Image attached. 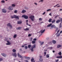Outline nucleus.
<instances>
[{"label": "nucleus", "mask_w": 62, "mask_h": 62, "mask_svg": "<svg viewBox=\"0 0 62 62\" xmlns=\"http://www.w3.org/2000/svg\"><path fill=\"white\" fill-rule=\"evenodd\" d=\"M34 16L32 15H31L29 17V18L31 19L32 21H34Z\"/></svg>", "instance_id": "1"}, {"label": "nucleus", "mask_w": 62, "mask_h": 62, "mask_svg": "<svg viewBox=\"0 0 62 62\" xmlns=\"http://www.w3.org/2000/svg\"><path fill=\"white\" fill-rule=\"evenodd\" d=\"M12 56H14L15 57V58L17 56V54L16 53H16H14L13 54L12 53Z\"/></svg>", "instance_id": "2"}, {"label": "nucleus", "mask_w": 62, "mask_h": 62, "mask_svg": "<svg viewBox=\"0 0 62 62\" xmlns=\"http://www.w3.org/2000/svg\"><path fill=\"white\" fill-rule=\"evenodd\" d=\"M17 56H18V57L22 59H23L24 58V57L21 56V55H20L19 54V53H18L17 54Z\"/></svg>", "instance_id": "3"}, {"label": "nucleus", "mask_w": 62, "mask_h": 62, "mask_svg": "<svg viewBox=\"0 0 62 62\" xmlns=\"http://www.w3.org/2000/svg\"><path fill=\"white\" fill-rule=\"evenodd\" d=\"M22 17H24L25 19H28V17L27 16H26L25 15H23L22 16Z\"/></svg>", "instance_id": "4"}, {"label": "nucleus", "mask_w": 62, "mask_h": 62, "mask_svg": "<svg viewBox=\"0 0 62 62\" xmlns=\"http://www.w3.org/2000/svg\"><path fill=\"white\" fill-rule=\"evenodd\" d=\"M7 26H9L10 28H12V25H10V23H8L7 24Z\"/></svg>", "instance_id": "5"}, {"label": "nucleus", "mask_w": 62, "mask_h": 62, "mask_svg": "<svg viewBox=\"0 0 62 62\" xmlns=\"http://www.w3.org/2000/svg\"><path fill=\"white\" fill-rule=\"evenodd\" d=\"M7 42H8L6 44V45H11V43L9 42V41H7Z\"/></svg>", "instance_id": "6"}, {"label": "nucleus", "mask_w": 62, "mask_h": 62, "mask_svg": "<svg viewBox=\"0 0 62 62\" xmlns=\"http://www.w3.org/2000/svg\"><path fill=\"white\" fill-rule=\"evenodd\" d=\"M13 17L14 18H17L18 19H19V16H17L16 15H14L13 16Z\"/></svg>", "instance_id": "7"}, {"label": "nucleus", "mask_w": 62, "mask_h": 62, "mask_svg": "<svg viewBox=\"0 0 62 62\" xmlns=\"http://www.w3.org/2000/svg\"><path fill=\"white\" fill-rule=\"evenodd\" d=\"M13 9V8L12 6H10L8 8V9L10 10H12Z\"/></svg>", "instance_id": "8"}, {"label": "nucleus", "mask_w": 62, "mask_h": 62, "mask_svg": "<svg viewBox=\"0 0 62 62\" xmlns=\"http://www.w3.org/2000/svg\"><path fill=\"white\" fill-rule=\"evenodd\" d=\"M50 27L51 28H54V29H56V28L55 25H52Z\"/></svg>", "instance_id": "9"}, {"label": "nucleus", "mask_w": 62, "mask_h": 62, "mask_svg": "<svg viewBox=\"0 0 62 62\" xmlns=\"http://www.w3.org/2000/svg\"><path fill=\"white\" fill-rule=\"evenodd\" d=\"M62 47V45H58L57 46V48H59Z\"/></svg>", "instance_id": "10"}, {"label": "nucleus", "mask_w": 62, "mask_h": 62, "mask_svg": "<svg viewBox=\"0 0 62 62\" xmlns=\"http://www.w3.org/2000/svg\"><path fill=\"white\" fill-rule=\"evenodd\" d=\"M2 11L4 13H6L7 12L6 10L4 9H2Z\"/></svg>", "instance_id": "11"}, {"label": "nucleus", "mask_w": 62, "mask_h": 62, "mask_svg": "<svg viewBox=\"0 0 62 62\" xmlns=\"http://www.w3.org/2000/svg\"><path fill=\"white\" fill-rule=\"evenodd\" d=\"M26 12V10H25L24 9L22 11V13H24Z\"/></svg>", "instance_id": "12"}, {"label": "nucleus", "mask_w": 62, "mask_h": 62, "mask_svg": "<svg viewBox=\"0 0 62 62\" xmlns=\"http://www.w3.org/2000/svg\"><path fill=\"white\" fill-rule=\"evenodd\" d=\"M22 23V21L21 20L18 21L17 23L18 24H20Z\"/></svg>", "instance_id": "13"}, {"label": "nucleus", "mask_w": 62, "mask_h": 62, "mask_svg": "<svg viewBox=\"0 0 62 62\" xmlns=\"http://www.w3.org/2000/svg\"><path fill=\"white\" fill-rule=\"evenodd\" d=\"M45 31V30H43L42 31V30L40 31L41 32V34L42 33H44V32Z\"/></svg>", "instance_id": "14"}, {"label": "nucleus", "mask_w": 62, "mask_h": 62, "mask_svg": "<svg viewBox=\"0 0 62 62\" xmlns=\"http://www.w3.org/2000/svg\"><path fill=\"white\" fill-rule=\"evenodd\" d=\"M26 59H27L28 60H29L30 59V57H27L24 56Z\"/></svg>", "instance_id": "15"}, {"label": "nucleus", "mask_w": 62, "mask_h": 62, "mask_svg": "<svg viewBox=\"0 0 62 62\" xmlns=\"http://www.w3.org/2000/svg\"><path fill=\"white\" fill-rule=\"evenodd\" d=\"M35 47H36V45L35 44H34L33 45V46H32L31 47V48H35Z\"/></svg>", "instance_id": "16"}, {"label": "nucleus", "mask_w": 62, "mask_h": 62, "mask_svg": "<svg viewBox=\"0 0 62 62\" xmlns=\"http://www.w3.org/2000/svg\"><path fill=\"white\" fill-rule=\"evenodd\" d=\"M24 30L25 31H27L29 30V29L28 28H26V29H24Z\"/></svg>", "instance_id": "17"}, {"label": "nucleus", "mask_w": 62, "mask_h": 62, "mask_svg": "<svg viewBox=\"0 0 62 62\" xmlns=\"http://www.w3.org/2000/svg\"><path fill=\"white\" fill-rule=\"evenodd\" d=\"M1 54L4 57H5V56H6V54H4V53H2Z\"/></svg>", "instance_id": "18"}, {"label": "nucleus", "mask_w": 62, "mask_h": 62, "mask_svg": "<svg viewBox=\"0 0 62 62\" xmlns=\"http://www.w3.org/2000/svg\"><path fill=\"white\" fill-rule=\"evenodd\" d=\"M52 42L54 44H55L56 43V41H55V40H53L52 41Z\"/></svg>", "instance_id": "19"}, {"label": "nucleus", "mask_w": 62, "mask_h": 62, "mask_svg": "<svg viewBox=\"0 0 62 62\" xmlns=\"http://www.w3.org/2000/svg\"><path fill=\"white\" fill-rule=\"evenodd\" d=\"M55 22V19L51 21V22H52V23H54Z\"/></svg>", "instance_id": "20"}, {"label": "nucleus", "mask_w": 62, "mask_h": 62, "mask_svg": "<svg viewBox=\"0 0 62 62\" xmlns=\"http://www.w3.org/2000/svg\"><path fill=\"white\" fill-rule=\"evenodd\" d=\"M52 25V24L51 23L47 26V27H49L50 26H51Z\"/></svg>", "instance_id": "21"}, {"label": "nucleus", "mask_w": 62, "mask_h": 62, "mask_svg": "<svg viewBox=\"0 0 62 62\" xmlns=\"http://www.w3.org/2000/svg\"><path fill=\"white\" fill-rule=\"evenodd\" d=\"M22 28H21L20 27H19L18 28H17L16 30H20Z\"/></svg>", "instance_id": "22"}, {"label": "nucleus", "mask_w": 62, "mask_h": 62, "mask_svg": "<svg viewBox=\"0 0 62 62\" xmlns=\"http://www.w3.org/2000/svg\"><path fill=\"white\" fill-rule=\"evenodd\" d=\"M12 51L13 53H15L16 52V50H15L14 49H13Z\"/></svg>", "instance_id": "23"}, {"label": "nucleus", "mask_w": 62, "mask_h": 62, "mask_svg": "<svg viewBox=\"0 0 62 62\" xmlns=\"http://www.w3.org/2000/svg\"><path fill=\"white\" fill-rule=\"evenodd\" d=\"M36 41H32V43L33 44H35V43Z\"/></svg>", "instance_id": "24"}, {"label": "nucleus", "mask_w": 62, "mask_h": 62, "mask_svg": "<svg viewBox=\"0 0 62 62\" xmlns=\"http://www.w3.org/2000/svg\"><path fill=\"white\" fill-rule=\"evenodd\" d=\"M60 33H58L56 35V37H58L60 35Z\"/></svg>", "instance_id": "25"}, {"label": "nucleus", "mask_w": 62, "mask_h": 62, "mask_svg": "<svg viewBox=\"0 0 62 62\" xmlns=\"http://www.w3.org/2000/svg\"><path fill=\"white\" fill-rule=\"evenodd\" d=\"M12 7H15L16 6V5L14 4H12Z\"/></svg>", "instance_id": "26"}, {"label": "nucleus", "mask_w": 62, "mask_h": 62, "mask_svg": "<svg viewBox=\"0 0 62 62\" xmlns=\"http://www.w3.org/2000/svg\"><path fill=\"white\" fill-rule=\"evenodd\" d=\"M60 22V21L59 20H57L56 21V23H58L59 22Z\"/></svg>", "instance_id": "27"}, {"label": "nucleus", "mask_w": 62, "mask_h": 62, "mask_svg": "<svg viewBox=\"0 0 62 62\" xmlns=\"http://www.w3.org/2000/svg\"><path fill=\"white\" fill-rule=\"evenodd\" d=\"M17 36V35L16 34L14 35V36L13 38H16V37Z\"/></svg>", "instance_id": "28"}, {"label": "nucleus", "mask_w": 62, "mask_h": 62, "mask_svg": "<svg viewBox=\"0 0 62 62\" xmlns=\"http://www.w3.org/2000/svg\"><path fill=\"white\" fill-rule=\"evenodd\" d=\"M58 54L60 55H61L62 54L61 52H60L58 53Z\"/></svg>", "instance_id": "29"}, {"label": "nucleus", "mask_w": 62, "mask_h": 62, "mask_svg": "<svg viewBox=\"0 0 62 62\" xmlns=\"http://www.w3.org/2000/svg\"><path fill=\"white\" fill-rule=\"evenodd\" d=\"M40 43L41 45H42L44 43V42H41L40 41Z\"/></svg>", "instance_id": "30"}, {"label": "nucleus", "mask_w": 62, "mask_h": 62, "mask_svg": "<svg viewBox=\"0 0 62 62\" xmlns=\"http://www.w3.org/2000/svg\"><path fill=\"white\" fill-rule=\"evenodd\" d=\"M26 25H28V26H30V27L31 26V25H30L29 24H28V22H27V23H26Z\"/></svg>", "instance_id": "31"}, {"label": "nucleus", "mask_w": 62, "mask_h": 62, "mask_svg": "<svg viewBox=\"0 0 62 62\" xmlns=\"http://www.w3.org/2000/svg\"><path fill=\"white\" fill-rule=\"evenodd\" d=\"M46 57L47 58H48L49 57V56L48 54H47L46 55Z\"/></svg>", "instance_id": "32"}, {"label": "nucleus", "mask_w": 62, "mask_h": 62, "mask_svg": "<svg viewBox=\"0 0 62 62\" xmlns=\"http://www.w3.org/2000/svg\"><path fill=\"white\" fill-rule=\"evenodd\" d=\"M1 2L2 3H4L5 2V1L4 0H2L1 1Z\"/></svg>", "instance_id": "33"}, {"label": "nucleus", "mask_w": 62, "mask_h": 62, "mask_svg": "<svg viewBox=\"0 0 62 62\" xmlns=\"http://www.w3.org/2000/svg\"><path fill=\"white\" fill-rule=\"evenodd\" d=\"M31 47V45H29L28 46V47L29 48H30Z\"/></svg>", "instance_id": "34"}, {"label": "nucleus", "mask_w": 62, "mask_h": 62, "mask_svg": "<svg viewBox=\"0 0 62 62\" xmlns=\"http://www.w3.org/2000/svg\"><path fill=\"white\" fill-rule=\"evenodd\" d=\"M60 31V30H58V31H57V33H56V34H58L59 32Z\"/></svg>", "instance_id": "35"}, {"label": "nucleus", "mask_w": 62, "mask_h": 62, "mask_svg": "<svg viewBox=\"0 0 62 62\" xmlns=\"http://www.w3.org/2000/svg\"><path fill=\"white\" fill-rule=\"evenodd\" d=\"M52 20V19H49V22H51V21Z\"/></svg>", "instance_id": "36"}, {"label": "nucleus", "mask_w": 62, "mask_h": 62, "mask_svg": "<svg viewBox=\"0 0 62 62\" xmlns=\"http://www.w3.org/2000/svg\"><path fill=\"white\" fill-rule=\"evenodd\" d=\"M31 50L32 52L33 51V48L32 47Z\"/></svg>", "instance_id": "37"}, {"label": "nucleus", "mask_w": 62, "mask_h": 62, "mask_svg": "<svg viewBox=\"0 0 62 62\" xmlns=\"http://www.w3.org/2000/svg\"><path fill=\"white\" fill-rule=\"evenodd\" d=\"M39 60L40 61H43V59L42 58H39Z\"/></svg>", "instance_id": "38"}, {"label": "nucleus", "mask_w": 62, "mask_h": 62, "mask_svg": "<svg viewBox=\"0 0 62 62\" xmlns=\"http://www.w3.org/2000/svg\"><path fill=\"white\" fill-rule=\"evenodd\" d=\"M56 30H55V31H56V32L57 31V30H58V28L57 27H56Z\"/></svg>", "instance_id": "39"}, {"label": "nucleus", "mask_w": 62, "mask_h": 62, "mask_svg": "<svg viewBox=\"0 0 62 62\" xmlns=\"http://www.w3.org/2000/svg\"><path fill=\"white\" fill-rule=\"evenodd\" d=\"M59 16V15H57L56 16H55V19H56L57 17H58V16Z\"/></svg>", "instance_id": "40"}, {"label": "nucleus", "mask_w": 62, "mask_h": 62, "mask_svg": "<svg viewBox=\"0 0 62 62\" xmlns=\"http://www.w3.org/2000/svg\"><path fill=\"white\" fill-rule=\"evenodd\" d=\"M59 4H57L56 6H54V7H56L57 6H58V5H59Z\"/></svg>", "instance_id": "41"}, {"label": "nucleus", "mask_w": 62, "mask_h": 62, "mask_svg": "<svg viewBox=\"0 0 62 62\" xmlns=\"http://www.w3.org/2000/svg\"><path fill=\"white\" fill-rule=\"evenodd\" d=\"M34 59L33 58H32V59L31 60V62H32L33 61H34Z\"/></svg>", "instance_id": "42"}, {"label": "nucleus", "mask_w": 62, "mask_h": 62, "mask_svg": "<svg viewBox=\"0 0 62 62\" xmlns=\"http://www.w3.org/2000/svg\"><path fill=\"white\" fill-rule=\"evenodd\" d=\"M59 61V59H58L57 60H55V62H58Z\"/></svg>", "instance_id": "43"}, {"label": "nucleus", "mask_w": 62, "mask_h": 62, "mask_svg": "<svg viewBox=\"0 0 62 62\" xmlns=\"http://www.w3.org/2000/svg\"><path fill=\"white\" fill-rule=\"evenodd\" d=\"M17 10H15L14 11V13H17Z\"/></svg>", "instance_id": "44"}, {"label": "nucleus", "mask_w": 62, "mask_h": 62, "mask_svg": "<svg viewBox=\"0 0 62 62\" xmlns=\"http://www.w3.org/2000/svg\"><path fill=\"white\" fill-rule=\"evenodd\" d=\"M25 49H27L28 48L27 47V46H25Z\"/></svg>", "instance_id": "45"}, {"label": "nucleus", "mask_w": 62, "mask_h": 62, "mask_svg": "<svg viewBox=\"0 0 62 62\" xmlns=\"http://www.w3.org/2000/svg\"><path fill=\"white\" fill-rule=\"evenodd\" d=\"M32 39H33V38H31V39H30V41H31L32 40Z\"/></svg>", "instance_id": "46"}, {"label": "nucleus", "mask_w": 62, "mask_h": 62, "mask_svg": "<svg viewBox=\"0 0 62 62\" xmlns=\"http://www.w3.org/2000/svg\"><path fill=\"white\" fill-rule=\"evenodd\" d=\"M51 9H48L47 10V12L48 11H49L50 10H51Z\"/></svg>", "instance_id": "47"}, {"label": "nucleus", "mask_w": 62, "mask_h": 62, "mask_svg": "<svg viewBox=\"0 0 62 62\" xmlns=\"http://www.w3.org/2000/svg\"><path fill=\"white\" fill-rule=\"evenodd\" d=\"M46 12H44L42 14L43 15H44L45 14Z\"/></svg>", "instance_id": "48"}, {"label": "nucleus", "mask_w": 62, "mask_h": 62, "mask_svg": "<svg viewBox=\"0 0 62 62\" xmlns=\"http://www.w3.org/2000/svg\"><path fill=\"white\" fill-rule=\"evenodd\" d=\"M40 58L39 59H42V56H39Z\"/></svg>", "instance_id": "49"}, {"label": "nucleus", "mask_w": 62, "mask_h": 62, "mask_svg": "<svg viewBox=\"0 0 62 62\" xmlns=\"http://www.w3.org/2000/svg\"><path fill=\"white\" fill-rule=\"evenodd\" d=\"M37 39L35 38V39H33V40L36 41L37 40Z\"/></svg>", "instance_id": "50"}, {"label": "nucleus", "mask_w": 62, "mask_h": 62, "mask_svg": "<svg viewBox=\"0 0 62 62\" xmlns=\"http://www.w3.org/2000/svg\"><path fill=\"white\" fill-rule=\"evenodd\" d=\"M61 24H60V26H59V27H60V28H61L62 27V25Z\"/></svg>", "instance_id": "51"}, {"label": "nucleus", "mask_w": 62, "mask_h": 62, "mask_svg": "<svg viewBox=\"0 0 62 62\" xmlns=\"http://www.w3.org/2000/svg\"><path fill=\"white\" fill-rule=\"evenodd\" d=\"M31 36V34H29L28 35V36L29 37H30Z\"/></svg>", "instance_id": "52"}, {"label": "nucleus", "mask_w": 62, "mask_h": 62, "mask_svg": "<svg viewBox=\"0 0 62 62\" xmlns=\"http://www.w3.org/2000/svg\"><path fill=\"white\" fill-rule=\"evenodd\" d=\"M60 58H62V55H60Z\"/></svg>", "instance_id": "53"}, {"label": "nucleus", "mask_w": 62, "mask_h": 62, "mask_svg": "<svg viewBox=\"0 0 62 62\" xmlns=\"http://www.w3.org/2000/svg\"><path fill=\"white\" fill-rule=\"evenodd\" d=\"M2 58H0V61H2Z\"/></svg>", "instance_id": "54"}, {"label": "nucleus", "mask_w": 62, "mask_h": 62, "mask_svg": "<svg viewBox=\"0 0 62 62\" xmlns=\"http://www.w3.org/2000/svg\"><path fill=\"white\" fill-rule=\"evenodd\" d=\"M56 58H60V57L59 56H57L56 57Z\"/></svg>", "instance_id": "55"}, {"label": "nucleus", "mask_w": 62, "mask_h": 62, "mask_svg": "<svg viewBox=\"0 0 62 62\" xmlns=\"http://www.w3.org/2000/svg\"><path fill=\"white\" fill-rule=\"evenodd\" d=\"M34 4L35 5H36V6L37 5V3H34Z\"/></svg>", "instance_id": "56"}, {"label": "nucleus", "mask_w": 62, "mask_h": 62, "mask_svg": "<svg viewBox=\"0 0 62 62\" xmlns=\"http://www.w3.org/2000/svg\"><path fill=\"white\" fill-rule=\"evenodd\" d=\"M11 17L12 19H13L14 18V16Z\"/></svg>", "instance_id": "57"}, {"label": "nucleus", "mask_w": 62, "mask_h": 62, "mask_svg": "<svg viewBox=\"0 0 62 62\" xmlns=\"http://www.w3.org/2000/svg\"><path fill=\"white\" fill-rule=\"evenodd\" d=\"M39 20H42V19L41 18H39Z\"/></svg>", "instance_id": "58"}, {"label": "nucleus", "mask_w": 62, "mask_h": 62, "mask_svg": "<svg viewBox=\"0 0 62 62\" xmlns=\"http://www.w3.org/2000/svg\"><path fill=\"white\" fill-rule=\"evenodd\" d=\"M44 54L45 55H46V52H44Z\"/></svg>", "instance_id": "59"}, {"label": "nucleus", "mask_w": 62, "mask_h": 62, "mask_svg": "<svg viewBox=\"0 0 62 62\" xmlns=\"http://www.w3.org/2000/svg\"><path fill=\"white\" fill-rule=\"evenodd\" d=\"M25 9H28L27 7H25Z\"/></svg>", "instance_id": "60"}, {"label": "nucleus", "mask_w": 62, "mask_h": 62, "mask_svg": "<svg viewBox=\"0 0 62 62\" xmlns=\"http://www.w3.org/2000/svg\"><path fill=\"white\" fill-rule=\"evenodd\" d=\"M62 33V31H60V34H61Z\"/></svg>", "instance_id": "61"}, {"label": "nucleus", "mask_w": 62, "mask_h": 62, "mask_svg": "<svg viewBox=\"0 0 62 62\" xmlns=\"http://www.w3.org/2000/svg\"><path fill=\"white\" fill-rule=\"evenodd\" d=\"M27 45V44H24V46H26Z\"/></svg>", "instance_id": "62"}, {"label": "nucleus", "mask_w": 62, "mask_h": 62, "mask_svg": "<svg viewBox=\"0 0 62 62\" xmlns=\"http://www.w3.org/2000/svg\"><path fill=\"white\" fill-rule=\"evenodd\" d=\"M60 11H62V9H60Z\"/></svg>", "instance_id": "63"}, {"label": "nucleus", "mask_w": 62, "mask_h": 62, "mask_svg": "<svg viewBox=\"0 0 62 62\" xmlns=\"http://www.w3.org/2000/svg\"><path fill=\"white\" fill-rule=\"evenodd\" d=\"M25 61L26 62H28V61H27V60H25Z\"/></svg>", "instance_id": "64"}]
</instances>
